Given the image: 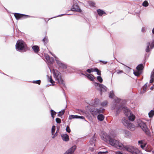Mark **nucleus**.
<instances>
[{
	"mask_svg": "<svg viewBox=\"0 0 154 154\" xmlns=\"http://www.w3.org/2000/svg\"><path fill=\"white\" fill-rule=\"evenodd\" d=\"M116 154H123L120 151H117L116 152Z\"/></svg>",
	"mask_w": 154,
	"mask_h": 154,
	"instance_id": "864d4df0",
	"label": "nucleus"
},
{
	"mask_svg": "<svg viewBox=\"0 0 154 154\" xmlns=\"http://www.w3.org/2000/svg\"><path fill=\"white\" fill-rule=\"evenodd\" d=\"M100 62H102L104 64H106L107 63V62H106V61H102V60H100Z\"/></svg>",
	"mask_w": 154,
	"mask_h": 154,
	"instance_id": "4d7b16f0",
	"label": "nucleus"
},
{
	"mask_svg": "<svg viewBox=\"0 0 154 154\" xmlns=\"http://www.w3.org/2000/svg\"><path fill=\"white\" fill-rule=\"evenodd\" d=\"M57 132H56L55 134H54L52 137V138H54L56 136H57Z\"/></svg>",
	"mask_w": 154,
	"mask_h": 154,
	"instance_id": "6e6d98bb",
	"label": "nucleus"
},
{
	"mask_svg": "<svg viewBox=\"0 0 154 154\" xmlns=\"http://www.w3.org/2000/svg\"><path fill=\"white\" fill-rule=\"evenodd\" d=\"M78 116L71 115L69 116V120H71L74 119H78Z\"/></svg>",
	"mask_w": 154,
	"mask_h": 154,
	"instance_id": "bb28decb",
	"label": "nucleus"
},
{
	"mask_svg": "<svg viewBox=\"0 0 154 154\" xmlns=\"http://www.w3.org/2000/svg\"><path fill=\"white\" fill-rule=\"evenodd\" d=\"M66 131L68 133H70L71 131L70 129L68 126H66Z\"/></svg>",
	"mask_w": 154,
	"mask_h": 154,
	"instance_id": "49530a36",
	"label": "nucleus"
},
{
	"mask_svg": "<svg viewBox=\"0 0 154 154\" xmlns=\"http://www.w3.org/2000/svg\"><path fill=\"white\" fill-rule=\"evenodd\" d=\"M153 88L152 87H151L150 88V89H151V90H152Z\"/></svg>",
	"mask_w": 154,
	"mask_h": 154,
	"instance_id": "69168bd1",
	"label": "nucleus"
},
{
	"mask_svg": "<svg viewBox=\"0 0 154 154\" xmlns=\"http://www.w3.org/2000/svg\"><path fill=\"white\" fill-rule=\"evenodd\" d=\"M81 74L86 76V74L85 75V74H84V73H82Z\"/></svg>",
	"mask_w": 154,
	"mask_h": 154,
	"instance_id": "0e129e2a",
	"label": "nucleus"
},
{
	"mask_svg": "<svg viewBox=\"0 0 154 154\" xmlns=\"http://www.w3.org/2000/svg\"><path fill=\"white\" fill-rule=\"evenodd\" d=\"M97 12L100 16H102L103 14H106V13L104 11L100 9L97 10Z\"/></svg>",
	"mask_w": 154,
	"mask_h": 154,
	"instance_id": "5701e85b",
	"label": "nucleus"
},
{
	"mask_svg": "<svg viewBox=\"0 0 154 154\" xmlns=\"http://www.w3.org/2000/svg\"><path fill=\"white\" fill-rule=\"evenodd\" d=\"M145 150L146 151L148 152H151V151H152L150 149H149L147 148H146L145 149Z\"/></svg>",
	"mask_w": 154,
	"mask_h": 154,
	"instance_id": "603ef678",
	"label": "nucleus"
},
{
	"mask_svg": "<svg viewBox=\"0 0 154 154\" xmlns=\"http://www.w3.org/2000/svg\"><path fill=\"white\" fill-rule=\"evenodd\" d=\"M123 72L122 70H119L117 72V74H119L122 73Z\"/></svg>",
	"mask_w": 154,
	"mask_h": 154,
	"instance_id": "8fccbe9b",
	"label": "nucleus"
},
{
	"mask_svg": "<svg viewBox=\"0 0 154 154\" xmlns=\"http://www.w3.org/2000/svg\"><path fill=\"white\" fill-rule=\"evenodd\" d=\"M115 104L112 107V109H116L117 114H118L122 109L125 115L128 117L129 120L131 121H134L135 118V116L131 113V111L127 107L121 104V100L118 98L115 99Z\"/></svg>",
	"mask_w": 154,
	"mask_h": 154,
	"instance_id": "f257e3e1",
	"label": "nucleus"
},
{
	"mask_svg": "<svg viewBox=\"0 0 154 154\" xmlns=\"http://www.w3.org/2000/svg\"><path fill=\"white\" fill-rule=\"evenodd\" d=\"M16 49L17 51H26L27 49V47L24 42L22 40H19L17 41L16 45Z\"/></svg>",
	"mask_w": 154,
	"mask_h": 154,
	"instance_id": "7ed1b4c3",
	"label": "nucleus"
},
{
	"mask_svg": "<svg viewBox=\"0 0 154 154\" xmlns=\"http://www.w3.org/2000/svg\"><path fill=\"white\" fill-rule=\"evenodd\" d=\"M134 74L135 76H138L140 75V71L137 70V71L134 72Z\"/></svg>",
	"mask_w": 154,
	"mask_h": 154,
	"instance_id": "72a5a7b5",
	"label": "nucleus"
},
{
	"mask_svg": "<svg viewBox=\"0 0 154 154\" xmlns=\"http://www.w3.org/2000/svg\"><path fill=\"white\" fill-rule=\"evenodd\" d=\"M123 134L125 137L127 138H129L131 136L130 132L128 131H124Z\"/></svg>",
	"mask_w": 154,
	"mask_h": 154,
	"instance_id": "f3484780",
	"label": "nucleus"
},
{
	"mask_svg": "<svg viewBox=\"0 0 154 154\" xmlns=\"http://www.w3.org/2000/svg\"><path fill=\"white\" fill-rule=\"evenodd\" d=\"M14 16L17 20H18L21 18L23 17V16L29 17V16L28 15L23 14L17 13H15Z\"/></svg>",
	"mask_w": 154,
	"mask_h": 154,
	"instance_id": "2eb2a0df",
	"label": "nucleus"
},
{
	"mask_svg": "<svg viewBox=\"0 0 154 154\" xmlns=\"http://www.w3.org/2000/svg\"><path fill=\"white\" fill-rule=\"evenodd\" d=\"M125 149L132 154H142L137 148L132 146H125Z\"/></svg>",
	"mask_w": 154,
	"mask_h": 154,
	"instance_id": "20e7f679",
	"label": "nucleus"
},
{
	"mask_svg": "<svg viewBox=\"0 0 154 154\" xmlns=\"http://www.w3.org/2000/svg\"><path fill=\"white\" fill-rule=\"evenodd\" d=\"M150 47L151 49L154 48V40L152 42L151 44Z\"/></svg>",
	"mask_w": 154,
	"mask_h": 154,
	"instance_id": "de8ad7c7",
	"label": "nucleus"
},
{
	"mask_svg": "<svg viewBox=\"0 0 154 154\" xmlns=\"http://www.w3.org/2000/svg\"><path fill=\"white\" fill-rule=\"evenodd\" d=\"M76 148L75 146H73L68 149L64 154H72Z\"/></svg>",
	"mask_w": 154,
	"mask_h": 154,
	"instance_id": "ddd939ff",
	"label": "nucleus"
},
{
	"mask_svg": "<svg viewBox=\"0 0 154 154\" xmlns=\"http://www.w3.org/2000/svg\"><path fill=\"white\" fill-rule=\"evenodd\" d=\"M43 41L45 43H46L48 42V37L45 36L44 38L43 39Z\"/></svg>",
	"mask_w": 154,
	"mask_h": 154,
	"instance_id": "473e14b6",
	"label": "nucleus"
},
{
	"mask_svg": "<svg viewBox=\"0 0 154 154\" xmlns=\"http://www.w3.org/2000/svg\"><path fill=\"white\" fill-rule=\"evenodd\" d=\"M150 153H148V154H152V153H151V152H149Z\"/></svg>",
	"mask_w": 154,
	"mask_h": 154,
	"instance_id": "774afa93",
	"label": "nucleus"
},
{
	"mask_svg": "<svg viewBox=\"0 0 154 154\" xmlns=\"http://www.w3.org/2000/svg\"><path fill=\"white\" fill-rule=\"evenodd\" d=\"M137 69V70L140 71V70H142L143 68V65L142 63L139 64L136 67Z\"/></svg>",
	"mask_w": 154,
	"mask_h": 154,
	"instance_id": "a211bd4d",
	"label": "nucleus"
},
{
	"mask_svg": "<svg viewBox=\"0 0 154 154\" xmlns=\"http://www.w3.org/2000/svg\"><path fill=\"white\" fill-rule=\"evenodd\" d=\"M103 86L104 87H103V86L100 87V91L101 95L102 94V92H105L107 91V88L103 85Z\"/></svg>",
	"mask_w": 154,
	"mask_h": 154,
	"instance_id": "412c9836",
	"label": "nucleus"
},
{
	"mask_svg": "<svg viewBox=\"0 0 154 154\" xmlns=\"http://www.w3.org/2000/svg\"><path fill=\"white\" fill-rule=\"evenodd\" d=\"M65 112V110L64 109H63L61 111H60L58 112V114H57V116L60 117L62 116L63 114Z\"/></svg>",
	"mask_w": 154,
	"mask_h": 154,
	"instance_id": "c756f323",
	"label": "nucleus"
},
{
	"mask_svg": "<svg viewBox=\"0 0 154 154\" xmlns=\"http://www.w3.org/2000/svg\"><path fill=\"white\" fill-rule=\"evenodd\" d=\"M56 63L59 66L63 69H65L67 68V66L66 65L62 62L61 61L57 59H56Z\"/></svg>",
	"mask_w": 154,
	"mask_h": 154,
	"instance_id": "9b49d317",
	"label": "nucleus"
},
{
	"mask_svg": "<svg viewBox=\"0 0 154 154\" xmlns=\"http://www.w3.org/2000/svg\"><path fill=\"white\" fill-rule=\"evenodd\" d=\"M94 72H97V74L98 75H101V73H100V71H99L98 69H97V68H94Z\"/></svg>",
	"mask_w": 154,
	"mask_h": 154,
	"instance_id": "58836bf2",
	"label": "nucleus"
},
{
	"mask_svg": "<svg viewBox=\"0 0 154 154\" xmlns=\"http://www.w3.org/2000/svg\"><path fill=\"white\" fill-rule=\"evenodd\" d=\"M56 129V127L55 126L53 125L52 126L51 128V134L53 135L55 132Z\"/></svg>",
	"mask_w": 154,
	"mask_h": 154,
	"instance_id": "2f4dec72",
	"label": "nucleus"
},
{
	"mask_svg": "<svg viewBox=\"0 0 154 154\" xmlns=\"http://www.w3.org/2000/svg\"><path fill=\"white\" fill-rule=\"evenodd\" d=\"M142 5L144 7H147L148 6L149 4L146 1H145L143 3Z\"/></svg>",
	"mask_w": 154,
	"mask_h": 154,
	"instance_id": "c9c22d12",
	"label": "nucleus"
},
{
	"mask_svg": "<svg viewBox=\"0 0 154 154\" xmlns=\"http://www.w3.org/2000/svg\"><path fill=\"white\" fill-rule=\"evenodd\" d=\"M53 73L54 77L57 82L59 84L64 86V81L61 73L57 69H53Z\"/></svg>",
	"mask_w": 154,
	"mask_h": 154,
	"instance_id": "f03ea898",
	"label": "nucleus"
},
{
	"mask_svg": "<svg viewBox=\"0 0 154 154\" xmlns=\"http://www.w3.org/2000/svg\"><path fill=\"white\" fill-rule=\"evenodd\" d=\"M108 103L107 101L106 100L104 101L103 102L101 103V105L102 106H106Z\"/></svg>",
	"mask_w": 154,
	"mask_h": 154,
	"instance_id": "4c0bfd02",
	"label": "nucleus"
},
{
	"mask_svg": "<svg viewBox=\"0 0 154 154\" xmlns=\"http://www.w3.org/2000/svg\"><path fill=\"white\" fill-rule=\"evenodd\" d=\"M45 56V59L46 60L47 62L48 61V60L49 59V58H50V57L47 54H45V56Z\"/></svg>",
	"mask_w": 154,
	"mask_h": 154,
	"instance_id": "37998d69",
	"label": "nucleus"
},
{
	"mask_svg": "<svg viewBox=\"0 0 154 154\" xmlns=\"http://www.w3.org/2000/svg\"><path fill=\"white\" fill-rule=\"evenodd\" d=\"M48 78V80L53 85H54V84L55 83V82L52 79L51 76L47 75Z\"/></svg>",
	"mask_w": 154,
	"mask_h": 154,
	"instance_id": "4be33fe9",
	"label": "nucleus"
},
{
	"mask_svg": "<svg viewBox=\"0 0 154 154\" xmlns=\"http://www.w3.org/2000/svg\"><path fill=\"white\" fill-rule=\"evenodd\" d=\"M143 87H145V88H147V83H146L144 86H143Z\"/></svg>",
	"mask_w": 154,
	"mask_h": 154,
	"instance_id": "052dcab7",
	"label": "nucleus"
},
{
	"mask_svg": "<svg viewBox=\"0 0 154 154\" xmlns=\"http://www.w3.org/2000/svg\"><path fill=\"white\" fill-rule=\"evenodd\" d=\"M122 123L125 126L131 131H133L135 130V126L131 123L129 120L126 119L125 118H123Z\"/></svg>",
	"mask_w": 154,
	"mask_h": 154,
	"instance_id": "39448f33",
	"label": "nucleus"
},
{
	"mask_svg": "<svg viewBox=\"0 0 154 154\" xmlns=\"http://www.w3.org/2000/svg\"><path fill=\"white\" fill-rule=\"evenodd\" d=\"M142 88L144 91V92H145L146 91L147 88H146L145 87L143 86Z\"/></svg>",
	"mask_w": 154,
	"mask_h": 154,
	"instance_id": "5fc2aeb1",
	"label": "nucleus"
},
{
	"mask_svg": "<svg viewBox=\"0 0 154 154\" xmlns=\"http://www.w3.org/2000/svg\"><path fill=\"white\" fill-rule=\"evenodd\" d=\"M56 121L57 123L60 124L61 122V120L59 118H56Z\"/></svg>",
	"mask_w": 154,
	"mask_h": 154,
	"instance_id": "a18cd8bd",
	"label": "nucleus"
},
{
	"mask_svg": "<svg viewBox=\"0 0 154 154\" xmlns=\"http://www.w3.org/2000/svg\"><path fill=\"white\" fill-rule=\"evenodd\" d=\"M32 49L35 53H37L39 51L38 47L37 45H34L32 47Z\"/></svg>",
	"mask_w": 154,
	"mask_h": 154,
	"instance_id": "6ab92c4d",
	"label": "nucleus"
},
{
	"mask_svg": "<svg viewBox=\"0 0 154 154\" xmlns=\"http://www.w3.org/2000/svg\"><path fill=\"white\" fill-rule=\"evenodd\" d=\"M148 114H149V117H150V118L152 117L154 115V111L153 110H151L149 113Z\"/></svg>",
	"mask_w": 154,
	"mask_h": 154,
	"instance_id": "c85d7f7f",
	"label": "nucleus"
},
{
	"mask_svg": "<svg viewBox=\"0 0 154 154\" xmlns=\"http://www.w3.org/2000/svg\"><path fill=\"white\" fill-rule=\"evenodd\" d=\"M54 61V58L52 57H50L49 58V59L48 60V61L47 62L48 64H51L53 63Z\"/></svg>",
	"mask_w": 154,
	"mask_h": 154,
	"instance_id": "a878e982",
	"label": "nucleus"
},
{
	"mask_svg": "<svg viewBox=\"0 0 154 154\" xmlns=\"http://www.w3.org/2000/svg\"><path fill=\"white\" fill-rule=\"evenodd\" d=\"M86 77L91 81H94V77L93 75L91 74H86Z\"/></svg>",
	"mask_w": 154,
	"mask_h": 154,
	"instance_id": "aec40b11",
	"label": "nucleus"
},
{
	"mask_svg": "<svg viewBox=\"0 0 154 154\" xmlns=\"http://www.w3.org/2000/svg\"><path fill=\"white\" fill-rule=\"evenodd\" d=\"M103 109H104L102 108H100L99 109H92L90 110V112L92 115L94 116L97 115L98 114L102 113Z\"/></svg>",
	"mask_w": 154,
	"mask_h": 154,
	"instance_id": "0eeeda50",
	"label": "nucleus"
},
{
	"mask_svg": "<svg viewBox=\"0 0 154 154\" xmlns=\"http://www.w3.org/2000/svg\"><path fill=\"white\" fill-rule=\"evenodd\" d=\"M117 140L112 138L111 137H109L108 138V142L111 146L115 147Z\"/></svg>",
	"mask_w": 154,
	"mask_h": 154,
	"instance_id": "1a4fd4ad",
	"label": "nucleus"
},
{
	"mask_svg": "<svg viewBox=\"0 0 154 154\" xmlns=\"http://www.w3.org/2000/svg\"><path fill=\"white\" fill-rule=\"evenodd\" d=\"M97 119L100 121H103L104 118V116L102 114H99L97 116Z\"/></svg>",
	"mask_w": 154,
	"mask_h": 154,
	"instance_id": "b1692460",
	"label": "nucleus"
},
{
	"mask_svg": "<svg viewBox=\"0 0 154 154\" xmlns=\"http://www.w3.org/2000/svg\"><path fill=\"white\" fill-rule=\"evenodd\" d=\"M150 43L148 42L146 44L147 47L146 49V52H149L150 50L149 48V46H150Z\"/></svg>",
	"mask_w": 154,
	"mask_h": 154,
	"instance_id": "cd10ccee",
	"label": "nucleus"
},
{
	"mask_svg": "<svg viewBox=\"0 0 154 154\" xmlns=\"http://www.w3.org/2000/svg\"><path fill=\"white\" fill-rule=\"evenodd\" d=\"M78 119H85V118L84 116H78Z\"/></svg>",
	"mask_w": 154,
	"mask_h": 154,
	"instance_id": "3c124183",
	"label": "nucleus"
},
{
	"mask_svg": "<svg viewBox=\"0 0 154 154\" xmlns=\"http://www.w3.org/2000/svg\"><path fill=\"white\" fill-rule=\"evenodd\" d=\"M94 150V149L93 148H90L89 149V150H91V151H93Z\"/></svg>",
	"mask_w": 154,
	"mask_h": 154,
	"instance_id": "13d9d810",
	"label": "nucleus"
},
{
	"mask_svg": "<svg viewBox=\"0 0 154 154\" xmlns=\"http://www.w3.org/2000/svg\"><path fill=\"white\" fill-rule=\"evenodd\" d=\"M97 80L100 82L102 83L103 82V80L102 77L100 76H97Z\"/></svg>",
	"mask_w": 154,
	"mask_h": 154,
	"instance_id": "e433bc0d",
	"label": "nucleus"
},
{
	"mask_svg": "<svg viewBox=\"0 0 154 154\" xmlns=\"http://www.w3.org/2000/svg\"><path fill=\"white\" fill-rule=\"evenodd\" d=\"M54 57H55V59H58H58L56 57H55V56H54Z\"/></svg>",
	"mask_w": 154,
	"mask_h": 154,
	"instance_id": "338daca9",
	"label": "nucleus"
},
{
	"mask_svg": "<svg viewBox=\"0 0 154 154\" xmlns=\"http://www.w3.org/2000/svg\"><path fill=\"white\" fill-rule=\"evenodd\" d=\"M94 69L93 68H91L88 69L87 70V71L89 73H90L91 72H94Z\"/></svg>",
	"mask_w": 154,
	"mask_h": 154,
	"instance_id": "ea45409f",
	"label": "nucleus"
},
{
	"mask_svg": "<svg viewBox=\"0 0 154 154\" xmlns=\"http://www.w3.org/2000/svg\"><path fill=\"white\" fill-rule=\"evenodd\" d=\"M90 142L91 145L92 146L95 145V140L94 137H92L90 140Z\"/></svg>",
	"mask_w": 154,
	"mask_h": 154,
	"instance_id": "393cba45",
	"label": "nucleus"
},
{
	"mask_svg": "<svg viewBox=\"0 0 154 154\" xmlns=\"http://www.w3.org/2000/svg\"><path fill=\"white\" fill-rule=\"evenodd\" d=\"M89 5L92 7H94L95 5V3L93 2H89L88 3Z\"/></svg>",
	"mask_w": 154,
	"mask_h": 154,
	"instance_id": "79ce46f5",
	"label": "nucleus"
},
{
	"mask_svg": "<svg viewBox=\"0 0 154 154\" xmlns=\"http://www.w3.org/2000/svg\"><path fill=\"white\" fill-rule=\"evenodd\" d=\"M152 32L154 34V28L152 30Z\"/></svg>",
	"mask_w": 154,
	"mask_h": 154,
	"instance_id": "e2e57ef3",
	"label": "nucleus"
},
{
	"mask_svg": "<svg viewBox=\"0 0 154 154\" xmlns=\"http://www.w3.org/2000/svg\"><path fill=\"white\" fill-rule=\"evenodd\" d=\"M145 30V28L144 27H142V31L143 32Z\"/></svg>",
	"mask_w": 154,
	"mask_h": 154,
	"instance_id": "bf43d9fd",
	"label": "nucleus"
},
{
	"mask_svg": "<svg viewBox=\"0 0 154 154\" xmlns=\"http://www.w3.org/2000/svg\"><path fill=\"white\" fill-rule=\"evenodd\" d=\"M51 115L52 117L53 118L54 117V116L56 114V112L54 110L51 109Z\"/></svg>",
	"mask_w": 154,
	"mask_h": 154,
	"instance_id": "7c9ffc66",
	"label": "nucleus"
},
{
	"mask_svg": "<svg viewBox=\"0 0 154 154\" xmlns=\"http://www.w3.org/2000/svg\"><path fill=\"white\" fill-rule=\"evenodd\" d=\"M41 81L40 80H38L36 81H33V83L37 84L40 85L41 83Z\"/></svg>",
	"mask_w": 154,
	"mask_h": 154,
	"instance_id": "c03bdc74",
	"label": "nucleus"
},
{
	"mask_svg": "<svg viewBox=\"0 0 154 154\" xmlns=\"http://www.w3.org/2000/svg\"><path fill=\"white\" fill-rule=\"evenodd\" d=\"M95 86H98L100 88V87L103 86V87H104L103 86V85L102 84H100L99 83H95Z\"/></svg>",
	"mask_w": 154,
	"mask_h": 154,
	"instance_id": "a19ab883",
	"label": "nucleus"
},
{
	"mask_svg": "<svg viewBox=\"0 0 154 154\" xmlns=\"http://www.w3.org/2000/svg\"><path fill=\"white\" fill-rule=\"evenodd\" d=\"M139 126L142 128L143 130L146 134H148L149 130L146 124L141 120H139L137 122Z\"/></svg>",
	"mask_w": 154,
	"mask_h": 154,
	"instance_id": "423d86ee",
	"label": "nucleus"
},
{
	"mask_svg": "<svg viewBox=\"0 0 154 154\" xmlns=\"http://www.w3.org/2000/svg\"><path fill=\"white\" fill-rule=\"evenodd\" d=\"M138 143V145L142 149H145L146 146L147 144L146 142L144 140L139 141Z\"/></svg>",
	"mask_w": 154,
	"mask_h": 154,
	"instance_id": "f8f14e48",
	"label": "nucleus"
},
{
	"mask_svg": "<svg viewBox=\"0 0 154 154\" xmlns=\"http://www.w3.org/2000/svg\"><path fill=\"white\" fill-rule=\"evenodd\" d=\"M108 151H106L104 152H98V154H104L108 153Z\"/></svg>",
	"mask_w": 154,
	"mask_h": 154,
	"instance_id": "09e8293b",
	"label": "nucleus"
},
{
	"mask_svg": "<svg viewBox=\"0 0 154 154\" xmlns=\"http://www.w3.org/2000/svg\"><path fill=\"white\" fill-rule=\"evenodd\" d=\"M65 14H61V15H59V16H57V17H58V16H62V15H65ZM54 17H53V18H54Z\"/></svg>",
	"mask_w": 154,
	"mask_h": 154,
	"instance_id": "680f3d73",
	"label": "nucleus"
},
{
	"mask_svg": "<svg viewBox=\"0 0 154 154\" xmlns=\"http://www.w3.org/2000/svg\"><path fill=\"white\" fill-rule=\"evenodd\" d=\"M114 95L113 92V91H111L110 92V93L109 94V97L110 98H113Z\"/></svg>",
	"mask_w": 154,
	"mask_h": 154,
	"instance_id": "f704fd0d",
	"label": "nucleus"
},
{
	"mask_svg": "<svg viewBox=\"0 0 154 154\" xmlns=\"http://www.w3.org/2000/svg\"><path fill=\"white\" fill-rule=\"evenodd\" d=\"M100 100L97 98L95 99L94 101L91 102L90 104L94 107L99 106L100 105Z\"/></svg>",
	"mask_w": 154,
	"mask_h": 154,
	"instance_id": "9d476101",
	"label": "nucleus"
},
{
	"mask_svg": "<svg viewBox=\"0 0 154 154\" xmlns=\"http://www.w3.org/2000/svg\"><path fill=\"white\" fill-rule=\"evenodd\" d=\"M70 10L78 12L81 11V10L80 9L78 5L77 4L75 3L73 5Z\"/></svg>",
	"mask_w": 154,
	"mask_h": 154,
	"instance_id": "4468645a",
	"label": "nucleus"
},
{
	"mask_svg": "<svg viewBox=\"0 0 154 154\" xmlns=\"http://www.w3.org/2000/svg\"><path fill=\"white\" fill-rule=\"evenodd\" d=\"M61 137L63 140L65 141H67L69 140V136L66 134H63L61 135Z\"/></svg>",
	"mask_w": 154,
	"mask_h": 154,
	"instance_id": "dca6fc26",
	"label": "nucleus"
},
{
	"mask_svg": "<svg viewBox=\"0 0 154 154\" xmlns=\"http://www.w3.org/2000/svg\"><path fill=\"white\" fill-rule=\"evenodd\" d=\"M118 149H122L125 148V146L123 143L121 142L119 140H117L115 147Z\"/></svg>",
	"mask_w": 154,
	"mask_h": 154,
	"instance_id": "6e6552de",
	"label": "nucleus"
}]
</instances>
